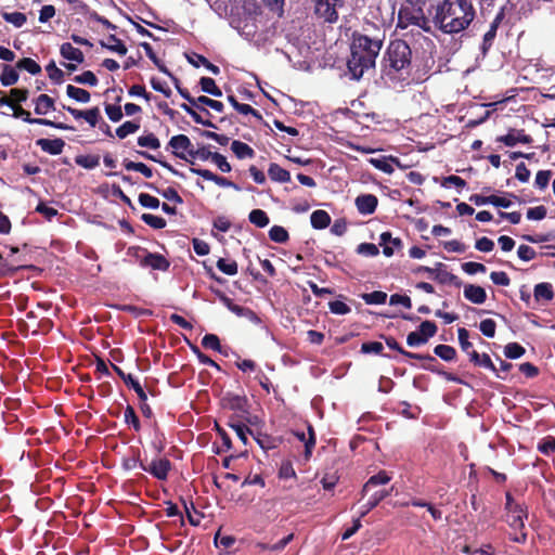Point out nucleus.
<instances>
[{
    "label": "nucleus",
    "mask_w": 555,
    "mask_h": 555,
    "mask_svg": "<svg viewBox=\"0 0 555 555\" xmlns=\"http://www.w3.org/2000/svg\"><path fill=\"white\" fill-rule=\"evenodd\" d=\"M457 337H459V343H460V346H461V349L464 351V352H469L470 350H473V344L469 341V332L465 328V327H460L457 330Z\"/></svg>",
    "instance_id": "obj_61"
},
{
    "label": "nucleus",
    "mask_w": 555,
    "mask_h": 555,
    "mask_svg": "<svg viewBox=\"0 0 555 555\" xmlns=\"http://www.w3.org/2000/svg\"><path fill=\"white\" fill-rule=\"evenodd\" d=\"M202 346L205 349H210L216 352L227 356L228 353L223 350L220 339L216 334H206L202 339Z\"/></svg>",
    "instance_id": "obj_35"
},
{
    "label": "nucleus",
    "mask_w": 555,
    "mask_h": 555,
    "mask_svg": "<svg viewBox=\"0 0 555 555\" xmlns=\"http://www.w3.org/2000/svg\"><path fill=\"white\" fill-rule=\"evenodd\" d=\"M231 150L240 159L253 158L255 156V151L248 144L238 140L232 142Z\"/></svg>",
    "instance_id": "obj_31"
},
{
    "label": "nucleus",
    "mask_w": 555,
    "mask_h": 555,
    "mask_svg": "<svg viewBox=\"0 0 555 555\" xmlns=\"http://www.w3.org/2000/svg\"><path fill=\"white\" fill-rule=\"evenodd\" d=\"M181 108L186 112L192 118L193 120L196 122V124H199V125H203L205 127H208V128H214L216 129L217 126L210 121L209 119H204L192 106H190L189 104H185V103H182L181 104Z\"/></svg>",
    "instance_id": "obj_47"
},
{
    "label": "nucleus",
    "mask_w": 555,
    "mask_h": 555,
    "mask_svg": "<svg viewBox=\"0 0 555 555\" xmlns=\"http://www.w3.org/2000/svg\"><path fill=\"white\" fill-rule=\"evenodd\" d=\"M436 270L434 274V280L442 285H453L455 287L462 286V281L460 278L447 270V266L442 262L436 263Z\"/></svg>",
    "instance_id": "obj_15"
},
{
    "label": "nucleus",
    "mask_w": 555,
    "mask_h": 555,
    "mask_svg": "<svg viewBox=\"0 0 555 555\" xmlns=\"http://www.w3.org/2000/svg\"><path fill=\"white\" fill-rule=\"evenodd\" d=\"M528 518V511L525 505H520L518 507H513V509H508L506 513V522L514 530H520L519 535H515L512 538L514 542L525 543L527 541V533L524 531L525 529V519Z\"/></svg>",
    "instance_id": "obj_6"
},
{
    "label": "nucleus",
    "mask_w": 555,
    "mask_h": 555,
    "mask_svg": "<svg viewBox=\"0 0 555 555\" xmlns=\"http://www.w3.org/2000/svg\"><path fill=\"white\" fill-rule=\"evenodd\" d=\"M140 463L144 462L140 459V450H135L132 456L122 459L121 466L125 470H132L140 467Z\"/></svg>",
    "instance_id": "obj_56"
},
{
    "label": "nucleus",
    "mask_w": 555,
    "mask_h": 555,
    "mask_svg": "<svg viewBox=\"0 0 555 555\" xmlns=\"http://www.w3.org/2000/svg\"><path fill=\"white\" fill-rule=\"evenodd\" d=\"M46 70L49 78L55 83H61L64 78V73L55 65L54 61H51L47 66Z\"/></svg>",
    "instance_id": "obj_60"
},
{
    "label": "nucleus",
    "mask_w": 555,
    "mask_h": 555,
    "mask_svg": "<svg viewBox=\"0 0 555 555\" xmlns=\"http://www.w3.org/2000/svg\"><path fill=\"white\" fill-rule=\"evenodd\" d=\"M464 297L476 305H481L487 300V293L483 287L474 284L464 286Z\"/></svg>",
    "instance_id": "obj_22"
},
{
    "label": "nucleus",
    "mask_w": 555,
    "mask_h": 555,
    "mask_svg": "<svg viewBox=\"0 0 555 555\" xmlns=\"http://www.w3.org/2000/svg\"><path fill=\"white\" fill-rule=\"evenodd\" d=\"M356 207L362 215H372L375 212L378 199L373 194H361L356 198Z\"/></svg>",
    "instance_id": "obj_17"
},
{
    "label": "nucleus",
    "mask_w": 555,
    "mask_h": 555,
    "mask_svg": "<svg viewBox=\"0 0 555 555\" xmlns=\"http://www.w3.org/2000/svg\"><path fill=\"white\" fill-rule=\"evenodd\" d=\"M141 219L144 223L156 230L164 229L167 224L166 220L163 217L155 216L152 214H143Z\"/></svg>",
    "instance_id": "obj_52"
},
{
    "label": "nucleus",
    "mask_w": 555,
    "mask_h": 555,
    "mask_svg": "<svg viewBox=\"0 0 555 555\" xmlns=\"http://www.w3.org/2000/svg\"><path fill=\"white\" fill-rule=\"evenodd\" d=\"M496 141L513 147L517 143L530 144L533 140L531 135L525 133L524 129H509L507 134L498 137Z\"/></svg>",
    "instance_id": "obj_14"
},
{
    "label": "nucleus",
    "mask_w": 555,
    "mask_h": 555,
    "mask_svg": "<svg viewBox=\"0 0 555 555\" xmlns=\"http://www.w3.org/2000/svg\"><path fill=\"white\" fill-rule=\"evenodd\" d=\"M521 238L529 243H544L554 240L555 233H553V231H550L547 233H540L534 235L524 234Z\"/></svg>",
    "instance_id": "obj_59"
},
{
    "label": "nucleus",
    "mask_w": 555,
    "mask_h": 555,
    "mask_svg": "<svg viewBox=\"0 0 555 555\" xmlns=\"http://www.w3.org/2000/svg\"><path fill=\"white\" fill-rule=\"evenodd\" d=\"M146 186L154 190L155 192H157L158 194H160L163 197H165L168 201L175 202L176 204L183 203L182 197L179 195L177 190L173 188H167L165 190H159L152 183H147Z\"/></svg>",
    "instance_id": "obj_40"
},
{
    "label": "nucleus",
    "mask_w": 555,
    "mask_h": 555,
    "mask_svg": "<svg viewBox=\"0 0 555 555\" xmlns=\"http://www.w3.org/2000/svg\"><path fill=\"white\" fill-rule=\"evenodd\" d=\"M249 221L258 228H264L269 224L270 219L262 209H253L248 216Z\"/></svg>",
    "instance_id": "obj_43"
},
{
    "label": "nucleus",
    "mask_w": 555,
    "mask_h": 555,
    "mask_svg": "<svg viewBox=\"0 0 555 555\" xmlns=\"http://www.w3.org/2000/svg\"><path fill=\"white\" fill-rule=\"evenodd\" d=\"M61 55L73 62L82 63L85 61V56L81 50L73 47L69 42H65L60 48Z\"/></svg>",
    "instance_id": "obj_26"
},
{
    "label": "nucleus",
    "mask_w": 555,
    "mask_h": 555,
    "mask_svg": "<svg viewBox=\"0 0 555 555\" xmlns=\"http://www.w3.org/2000/svg\"><path fill=\"white\" fill-rule=\"evenodd\" d=\"M222 404L225 409L236 412L241 418L251 423L249 417V404L246 396L229 392L222 398Z\"/></svg>",
    "instance_id": "obj_9"
},
{
    "label": "nucleus",
    "mask_w": 555,
    "mask_h": 555,
    "mask_svg": "<svg viewBox=\"0 0 555 555\" xmlns=\"http://www.w3.org/2000/svg\"><path fill=\"white\" fill-rule=\"evenodd\" d=\"M230 311L233 312L234 314H236L237 317H244V318H247L250 321H255V322L259 321V318L256 314V312L247 307H243V306L233 304V306L230 307Z\"/></svg>",
    "instance_id": "obj_53"
},
{
    "label": "nucleus",
    "mask_w": 555,
    "mask_h": 555,
    "mask_svg": "<svg viewBox=\"0 0 555 555\" xmlns=\"http://www.w3.org/2000/svg\"><path fill=\"white\" fill-rule=\"evenodd\" d=\"M201 90L214 96H222L221 89L216 85L215 80L210 77H202L199 80Z\"/></svg>",
    "instance_id": "obj_36"
},
{
    "label": "nucleus",
    "mask_w": 555,
    "mask_h": 555,
    "mask_svg": "<svg viewBox=\"0 0 555 555\" xmlns=\"http://www.w3.org/2000/svg\"><path fill=\"white\" fill-rule=\"evenodd\" d=\"M138 145L141 147H149L152 150H157L160 147V141L154 133H147L146 135H141L138 138Z\"/></svg>",
    "instance_id": "obj_51"
},
{
    "label": "nucleus",
    "mask_w": 555,
    "mask_h": 555,
    "mask_svg": "<svg viewBox=\"0 0 555 555\" xmlns=\"http://www.w3.org/2000/svg\"><path fill=\"white\" fill-rule=\"evenodd\" d=\"M214 540L216 547L222 550L232 547L236 541L233 535H221L220 530L215 534Z\"/></svg>",
    "instance_id": "obj_55"
},
{
    "label": "nucleus",
    "mask_w": 555,
    "mask_h": 555,
    "mask_svg": "<svg viewBox=\"0 0 555 555\" xmlns=\"http://www.w3.org/2000/svg\"><path fill=\"white\" fill-rule=\"evenodd\" d=\"M385 39V29L375 23L366 22L360 30L352 31L347 67L353 79L359 80L365 70L375 67Z\"/></svg>",
    "instance_id": "obj_1"
},
{
    "label": "nucleus",
    "mask_w": 555,
    "mask_h": 555,
    "mask_svg": "<svg viewBox=\"0 0 555 555\" xmlns=\"http://www.w3.org/2000/svg\"><path fill=\"white\" fill-rule=\"evenodd\" d=\"M2 17L17 28L22 27L27 21L26 15L22 12H2Z\"/></svg>",
    "instance_id": "obj_54"
},
{
    "label": "nucleus",
    "mask_w": 555,
    "mask_h": 555,
    "mask_svg": "<svg viewBox=\"0 0 555 555\" xmlns=\"http://www.w3.org/2000/svg\"><path fill=\"white\" fill-rule=\"evenodd\" d=\"M140 468L158 480H167L172 464L167 457H158L154 459L150 464L140 463Z\"/></svg>",
    "instance_id": "obj_11"
},
{
    "label": "nucleus",
    "mask_w": 555,
    "mask_h": 555,
    "mask_svg": "<svg viewBox=\"0 0 555 555\" xmlns=\"http://www.w3.org/2000/svg\"><path fill=\"white\" fill-rule=\"evenodd\" d=\"M122 165L127 170L138 171L145 178H151L153 176L152 169L144 163H135L126 158L124 159Z\"/></svg>",
    "instance_id": "obj_45"
},
{
    "label": "nucleus",
    "mask_w": 555,
    "mask_h": 555,
    "mask_svg": "<svg viewBox=\"0 0 555 555\" xmlns=\"http://www.w3.org/2000/svg\"><path fill=\"white\" fill-rule=\"evenodd\" d=\"M66 94L80 103H88L91 99L90 92L82 88H77L73 85L66 87Z\"/></svg>",
    "instance_id": "obj_34"
},
{
    "label": "nucleus",
    "mask_w": 555,
    "mask_h": 555,
    "mask_svg": "<svg viewBox=\"0 0 555 555\" xmlns=\"http://www.w3.org/2000/svg\"><path fill=\"white\" fill-rule=\"evenodd\" d=\"M526 349L518 343H509L504 347V354L508 359H518L522 357Z\"/></svg>",
    "instance_id": "obj_50"
},
{
    "label": "nucleus",
    "mask_w": 555,
    "mask_h": 555,
    "mask_svg": "<svg viewBox=\"0 0 555 555\" xmlns=\"http://www.w3.org/2000/svg\"><path fill=\"white\" fill-rule=\"evenodd\" d=\"M268 175H269V178L272 181H275V182L285 183V182H289L291 181V173H289V171L284 169V168H282L276 163H271L269 165Z\"/></svg>",
    "instance_id": "obj_27"
},
{
    "label": "nucleus",
    "mask_w": 555,
    "mask_h": 555,
    "mask_svg": "<svg viewBox=\"0 0 555 555\" xmlns=\"http://www.w3.org/2000/svg\"><path fill=\"white\" fill-rule=\"evenodd\" d=\"M75 163L85 168V169H93L99 166L100 164V156L99 155H78L75 157Z\"/></svg>",
    "instance_id": "obj_44"
},
{
    "label": "nucleus",
    "mask_w": 555,
    "mask_h": 555,
    "mask_svg": "<svg viewBox=\"0 0 555 555\" xmlns=\"http://www.w3.org/2000/svg\"><path fill=\"white\" fill-rule=\"evenodd\" d=\"M125 384L127 387L131 388L137 393L140 401L147 400V395L144 391L143 387L132 375L127 376V382Z\"/></svg>",
    "instance_id": "obj_57"
},
{
    "label": "nucleus",
    "mask_w": 555,
    "mask_h": 555,
    "mask_svg": "<svg viewBox=\"0 0 555 555\" xmlns=\"http://www.w3.org/2000/svg\"><path fill=\"white\" fill-rule=\"evenodd\" d=\"M538 450L544 455H550L555 452V437H546L539 444Z\"/></svg>",
    "instance_id": "obj_64"
},
{
    "label": "nucleus",
    "mask_w": 555,
    "mask_h": 555,
    "mask_svg": "<svg viewBox=\"0 0 555 555\" xmlns=\"http://www.w3.org/2000/svg\"><path fill=\"white\" fill-rule=\"evenodd\" d=\"M108 43L104 42L103 40L100 41V44L102 48H105L109 50L111 52H115L119 55H125L127 53V47L125 43L117 38L115 35L111 34L107 38Z\"/></svg>",
    "instance_id": "obj_30"
},
{
    "label": "nucleus",
    "mask_w": 555,
    "mask_h": 555,
    "mask_svg": "<svg viewBox=\"0 0 555 555\" xmlns=\"http://www.w3.org/2000/svg\"><path fill=\"white\" fill-rule=\"evenodd\" d=\"M412 61V51L406 41L402 39L391 40L386 53L385 62L387 75L409 70Z\"/></svg>",
    "instance_id": "obj_3"
},
{
    "label": "nucleus",
    "mask_w": 555,
    "mask_h": 555,
    "mask_svg": "<svg viewBox=\"0 0 555 555\" xmlns=\"http://www.w3.org/2000/svg\"><path fill=\"white\" fill-rule=\"evenodd\" d=\"M343 4V0H314V14L328 24H335L339 17L337 8Z\"/></svg>",
    "instance_id": "obj_7"
},
{
    "label": "nucleus",
    "mask_w": 555,
    "mask_h": 555,
    "mask_svg": "<svg viewBox=\"0 0 555 555\" xmlns=\"http://www.w3.org/2000/svg\"><path fill=\"white\" fill-rule=\"evenodd\" d=\"M391 480V477L385 470L378 472L376 475H373L369 478V480L364 483L361 494L364 496L372 487H377L379 485H386Z\"/></svg>",
    "instance_id": "obj_25"
},
{
    "label": "nucleus",
    "mask_w": 555,
    "mask_h": 555,
    "mask_svg": "<svg viewBox=\"0 0 555 555\" xmlns=\"http://www.w3.org/2000/svg\"><path fill=\"white\" fill-rule=\"evenodd\" d=\"M2 105L10 106L13 111V117L21 118L27 124L42 125L60 130H74V127L64 122H56L46 118H33L28 111L24 109L20 104H16L10 100L3 91H0V106Z\"/></svg>",
    "instance_id": "obj_4"
},
{
    "label": "nucleus",
    "mask_w": 555,
    "mask_h": 555,
    "mask_svg": "<svg viewBox=\"0 0 555 555\" xmlns=\"http://www.w3.org/2000/svg\"><path fill=\"white\" fill-rule=\"evenodd\" d=\"M35 113L37 115H46L50 111L55 109L54 100L48 94H40L34 100Z\"/></svg>",
    "instance_id": "obj_24"
},
{
    "label": "nucleus",
    "mask_w": 555,
    "mask_h": 555,
    "mask_svg": "<svg viewBox=\"0 0 555 555\" xmlns=\"http://www.w3.org/2000/svg\"><path fill=\"white\" fill-rule=\"evenodd\" d=\"M74 81L80 85H89V86H96L99 80L93 72L86 70L80 75H77L74 77Z\"/></svg>",
    "instance_id": "obj_58"
},
{
    "label": "nucleus",
    "mask_w": 555,
    "mask_h": 555,
    "mask_svg": "<svg viewBox=\"0 0 555 555\" xmlns=\"http://www.w3.org/2000/svg\"><path fill=\"white\" fill-rule=\"evenodd\" d=\"M430 8L434 10L435 26L448 35L459 34L468 28L476 15L469 0H442Z\"/></svg>",
    "instance_id": "obj_2"
},
{
    "label": "nucleus",
    "mask_w": 555,
    "mask_h": 555,
    "mask_svg": "<svg viewBox=\"0 0 555 555\" xmlns=\"http://www.w3.org/2000/svg\"><path fill=\"white\" fill-rule=\"evenodd\" d=\"M293 435L301 442L305 443V457L306 460H309L312 450L315 446V433L314 428L311 424H308V438L306 437V434L304 431L295 430L293 431Z\"/></svg>",
    "instance_id": "obj_20"
},
{
    "label": "nucleus",
    "mask_w": 555,
    "mask_h": 555,
    "mask_svg": "<svg viewBox=\"0 0 555 555\" xmlns=\"http://www.w3.org/2000/svg\"><path fill=\"white\" fill-rule=\"evenodd\" d=\"M357 253L366 257H375L379 254V249L373 243H361L357 247Z\"/></svg>",
    "instance_id": "obj_63"
},
{
    "label": "nucleus",
    "mask_w": 555,
    "mask_h": 555,
    "mask_svg": "<svg viewBox=\"0 0 555 555\" xmlns=\"http://www.w3.org/2000/svg\"><path fill=\"white\" fill-rule=\"evenodd\" d=\"M534 299L537 301L545 300L551 301L554 298L552 285L546 282L539 283L534 286Z\"/></svg>",
    "instance_id": "obj_32"
},
{
    "label": "nucleus",
    "mask_w": 555,
    "mask_h": 555,
    "mask_svg": "<svg viewBox=\"0 0 555 555\" xmlns=\"http://www.w3.org/2000/svg\"><path fill=\"white\" fill-rule=\"evenodd\" d=\"M140 124L133 120L125 121L116 129V135L119 139H125L127 135L134 133L139 130Z\"/></svg>",
    "instance_id": "obj_49"
},
{
    "label": "nucleus",
    "mask_w": 555,
    "mask_h": 555,
    "mask_svg": "<svg viewBox=\"0 0 555 555\" xmlns=\"http://www.w3.org/2000/svg\"><path fill=\"white\" fill-rule=\"evenodd\" d=\"M422 367L426 371H429L431 373H436V374L443 376L447 380L461 383V379L459 377L454 376L452 373H448L443 370H440L439 363L437 360H436V362H425L422 365Z\"/></svg>",
    "instance_id": "obj_41"
},
{
    "label": "nucleus",
    "mask_w": 555,
    "mask_h": 555,
    "mask_svg": "<svg viewBox=\"0 0 555 555\" xmlns=\"http://www.w3.org/2000/svg\"><path fill=\"white\" fill-rule=\"evenodd\" d=\"M360 297L366 305H383L387 300V294L382 291H374L372 293H363Z\"/></svg>",
    "instance_id": "obj_42"
},
{
    "label": "nucleus",
    "mask_w": 555,
    "mask_h": 555,
    "mask_svg": "<svg viewBox=\"0 0 555 555\" xmlns=\"http://www.w3.org/2000/svg\"><path fill=\"white\" fill-rule=\"evenodd\" d=\"M390 494L388 490H378L375 491L367 502L362 505V511L360 513V517H365L373 508H375L384 499H386Z\"/></svg>",
    "instance_id": "obj_23"
},
{
    "label": "nucleus",
    "mask_w": 555,
    "mask_h": 555,
    "mask_svg": "<svg viewBox=\"0 0 555 555\" xmlns=\"http://www.w3.org/2000/svg\"><path fill=\"white\" fill-rule=\"evenodd\" d=\"M269 237L275 243L284 244L289 240V234L285 228L281 225H273L269 230Z\"/></svg>",
    "instance_id": "obj_46"
},
{
    "label": "nucleus",
    "mask_w": 555,
    "mask_h": 555,
    "mask_svg": "<svg viewBox=\"0 0 555 555\" xmlns=\"http://www.w3.org/2000/svg\"><path fill=\"white\" fill-rule=\"evenodd\" d=\"M428 18L425 16L424 7H402L398 13V27L406 28L409 25H415L424 30H429Z\"/></svg>",
    "instance_id": "obj_5"
},
{
    "label": "nucleus",
    "mask_w": 555,
    "mask_h": 555,
    "mask_svg": "<svg viewBox=\"0 0 555 555\" xmlns=\"http://www.w3.org/2000/svg\"><path fill=\"white\" fill-rule=\"evenodd\" d=\"M216 264L217 268L227 275H235L238 271L237 262L235 260L219 258Z\"/></svg>",
    "instance_id": "obj_48"
},
{
    "label": "nucleus",
    "mask_w": 555,
    "mask_h": 555,
    "mask_svg": "<svg viewBox=\"0 0 555 555\" xmlns=\"http://www.w3.org/2000/svg\"><path fill=\"white\" fill-rule=\"evenodd\" d=\"M168 146L172 149V154L183 159L190 164H193V160L190 159L184 152L188 153V155L191 157V153L193 152L194 145L192 144L190 138L185 134H177L171 137V139L168 142Z\"/></svg>",
    "instance_id": "obj_10"
},
{
    "label": "nucleus",
    "mask_w": 555,
    "mask_h": 555,
    "mask_svg": "<svg viewBox=\"0 0 555 555\" xmlns=\"http://www.w3.org/2000/svg\"><path fill=\"white\" fill-rule=\"evenodd\" d=\"M310 222L312 228L317 230L325 229L331 223V216L327 211L319 209L314 210L310 216Z\"/></svg>",
    "instance_id": "obj_29"
},
{
    "label": "nucleus",
    "mask_w": 555,
    "mask_h": 555,
    "mask_svg": "<svg viewBox=\"0 0 555 555\" xmlns=\"http://www.w3.org/2000/svg\"><path fill=\"white\" fill-rule=\"evenodd\" d=\"M434 353L447 362H451L456 359V350L449 345H437L434 348Z\"/></svg>",
    "instance_id": "obj_37"
},
{
    "label": "nucleus",
    "mask_w": 555,
    "mask_h": 555,
    "mask_svg": "<svg viewBox=\"0 0 555 555\" xmlns=\"http://www.w3.org/2000/svg\"><path fill=\"white\" fill-rule=\"evenodd\" d=\"M517 4L516 0H507L504 5L501 7L498 15H501L502 20H504L505 24L514 25L519 22L518 13H517Z\"/></svg>",
    "instance_id": "obj_19"
},
{
    "label": "nucleus",
    "mask_w": 555,
    "mask_h": 555,
    "mask_svg": "<svg viewBox=\"0 0 555 555\" xmlns=\"http://www.w3.org/2000/svg\"><path fill=\"white\" fill-rule=\"evenodd\" d=\"M15 67L17 69L26 70L31 75H38L41 73V66L33 59L30 57H23L21 59Z\"/></svg>",
    "instance_id": "obj_38"
},
{
    "label": "nucleus",
    "mask_w": 555,
    "mask_h": 555,
    "mask_svg": "<svg viewBox=\"0 0 555 555\" xmlns=\"http://www.w3.org/2000/svg\"><path fill=\"white\" fill-rule=\"evenodd\" d=\"M328 309L332 313L337 315H345L351 311L350 307L341 300L330 301Z\"/></svg>",
    "instance_id": "obj_62"
},
{
    "label": "nucleus",
    "mask_w": 555,
    "mask_h": 555,
    "mask_svg": "<svg viewBox=\"0 0 555 555\" xmlns=\"http://www.w3.org/2000/svg\"><path fill=\"white\" fill-rule=\"evenodd\" d=\"M18 73L10 65H3L2 73L0 75V82L3 87H10L18 81Z\"/></svg>",
    "instance_id": "obj_33"
},
{
    "label": "nucleus",
    "mask_w": 555,
    "mask_h": 555,
    "mask_svg": "<svg viewBox=\"0 0 555 555\" xmlns=\"http://www.w3.org/2000/svg\"><path fill=\"white\" fill-rule=\"evenodd\" d=\"M188 61L194 67H199L202 65L205 66L214 75L220 74V68L202 54L193 53L192 55L188 56Z\"/></svg>",
    "instance_id": "obj_28"
},
{
    "label": "nucleus",
    "mask_w": 555,
    "mask_h": 555,
    "mask_svg": "<svg viewBox=\"0 0 555 555\" xmlns=\"http://www.w3.org/2000/svg\"><path fill=\"white\" fill-rule=\"evenodd\" d=\"M379 245L383 246V254L386 257H391L395 254V249H401L403 242L399 237H392L390 232H383L379 236Z\"/></svg>",
    "instance_id": "obj_16"
},
{
    "label": "nucleus",
    "mask_w": 555,
    "mask_h": 555,
    "mask_svg": "<svg viewBox=\"0 0 555 555\" xmlns=\"http://www.w3.org/2000/svg\"><path fill=\"white\" fill-rule=\"evenodd\" d=\"M143 268H151L158 271H167L170 267V262L165 256L158 253H151L149 250L147 255L143 259Z\"/></svg>",
    "instance_id": "obj_18"
},
{
    "label": "nucleus",
    "mask_w": 555,
    "mask_h": 555,
    "mask_svg": "<svg viewBox=\"0 0 555 555\" xmlns=\"http://www.w3.org/2000/svg\"><path fill=\"white\" fill-rule=\"evenodd\" d=\"M438 331L435 322L426 320L421 323L418 331H414L408 334L406 344L410 347H417L425 345L429 338L434 337Z\"/></svg>",
    "instance_id": "obj_8"
},
{
    "label": "nucleus",
    "mask_w": 555,
    "mask_h": 555,
    "mask_svg": "<svg viewBox=\"0 0 555 555\" xmlns=\"http://www.w3.org/2000/svg\"><path fill=\"white\" fill-rule=\"evenodd\" d=\"M124 422L133 428L134 431L139 433L141 430L140 420L133 409L132 405L128 404L125 409L124 413Z\"/></svg>",
    "instance_id": "obj_39"
},
{
    "label": "nucleus",
    "mask_w": 555,
    "mask_h": 555,
    "mask_svg": "<svg viewBox=\"0 0 555 555\" xmlns=\"http://www.w3.org/2000/svg\"><path fill=\"white\" fill-rule=\"evenodd\" d=\"M190 170L192 173L197 175L207 181H212L221 188H232L236 191L241 190L240 186L237 184H235L234 182H232L231 180H229L224 177L218 176L208 169L192 167Z\"/></svg>",
    "instance_id": "obj_13"
},
{
    "label": "nucleus",
    "mask_w": 555,
    "mask_h": 555,
    "mask_svg": "<svg viewBox=\"0 0 555 555\" xmlns=\"http://www.w3.org/2000/svg\"><path fill=\"white\" fill-rule=\"evenodd\" d=\"M503 23L504 20H502L501 15L495 14L493 21L490 23L489 29L483 35L481 44L479 47L482 56H486L492 48L496 37L498 28Z\"/></svg>",
    "instance_id": "obj_12"
},
{
    "label": "nucleus",
    "mask_w": 555,
    "mask_h": 555,
    "mask_svg": "<svg viewBox=\"0 0 555 555\" xmlns=\"http://www.w3.org/2000/svg\"><path fill=\"white\" fill-rule=\"evenodd\" d=\"M36 144L46 153L50 155H59L63 152L65 141L61 138L56 139H39Z\"/></svg>",
    "instance_id": "obj_21"
}]
</instances>
